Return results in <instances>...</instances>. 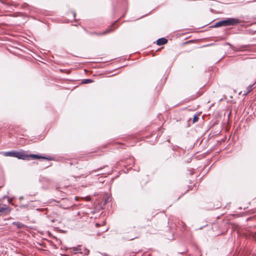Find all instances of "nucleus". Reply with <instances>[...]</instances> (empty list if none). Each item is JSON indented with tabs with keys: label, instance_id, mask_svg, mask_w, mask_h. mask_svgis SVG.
I'll list each match as a JSON object with an SVG mask.
<instances>
[{
	"label": "nucleus",
	"instance_id": "obj_13",
	"mask_svg": "<svg viewBox=\"0 0 256 256\" xmlns=\"http://www.w3.org/2000/svg\"><path fill=\"white\" fill-rule=\"evenodd\" d=\"M77 250H78V248H74V251L76 252V251H77Z\"/></svg>",
	"mask_w": 256,
	"mask_h": 256
},
{
	"label": "nucleus",
	"instance_id": "obj_11",
	"mask_svg": "<svg viewBox=\"0 0 256 256\" xmlns=\"http://www.w3.org/2000/svg\"><path fill=\"white\" fill-rule=\"evenodd\" d=\"M198 118L197 116H194L193 118V122H195L198 120Z\"/></svg>",
	"mask_w": 256,
	"mask_h": 256
},
{
	"label": "nucleus",
	"instance_id": "obj_5",
	"mask_svg": "<svg viewBox=\"0 0 256 256\" xmlns=\"http://www.w3.org/2000/svg\"><path fill=\"white\" fill-rule=\"evenodd\" d=\"M167 42H168V40L166 38H160L157 40L156 44L158 46H162V45L166 44V43H167Z\"/></svg>",
	"mask_w": 256,
	"mask_h": 256
},
{
	"label": "nucleus",
	"instance_id": "obj_8",
	"mask_svg": "<svg viewBox=\"0 0 256 256\" xmlns=\"http://www.w3.org/2000/svg\"><path fill=\"white\" fill-rule=\"evenodd\" d=\"M117 27V25L116 23L110 26V28L108 30H106L104 32H111L115 30L116 28Z\"/></svg>",
	"mask_w": 256,
	"mask_h": 256
},
{
	"label": "nucleus",
	"instance_id": "obj_9",
	"mask_svg": "<svg viewBox=\"0 0 256 256\" xmlns=\"http://www.w3.org/2000/svg\"><path fill=\"white\" fill-rule=\"evenodd\" d=\"M252 86H249L248 87V88H247L248 90L244 94V95H246L252 90Z\"/></svg>",
	"mask_w": 256,
	"mask_h": 256
},
{
	"label": "nucleus",
	"instance_id": "obj_4",
	"mask_svg": "<svg viewBox=\"0 0 256 256\" xmlns=\"http://www.w3.org/2000/svg\"><path fill=\"white\" fill-rule=\"evenodd\" d=\"M10 209L9 206H4L0 207V212L2 214H8L10 212Z\"/></svg>",
	"mask_w": 256,
	"mask_h": 256
},
{
	"label": "nucleus",
	"instance_id": "obj_14",
	"mask_svg": "<svg viewBox=\"0 0 256 256\" xmlns=\"http://www.w3.org/2000/svg\"><path fill=\"white\" fill-rule=\"evenodd\" d=\"M96 226L98 227L100 226V224H96Z\"/></svg>",
	"mask_w": 256,
	"mask_h": 256
},
{
	"label": "nucleus",
	"instance_id": "obj_2",
	"mask_svg": "<svg viewBox=\"0 0 256 256\" xmlns=\"http://www.w3.org/2000/svg\"><path fill=\"white\" fill-rule=\"evenodd\" d=\"M240 23V20L236 18H228L224 20V26H228L230 28H232V26H237Z\"/></svg>",
	"mask_w": 256,
	"mask_h": 256
},
{
	"label": "nucleus",
	"instance_id": "obj_10",
	"mask_svg": "<svg viewBox=\"0 0 256 256\" xmlns=\"http://www.w3.org/2000/svg\"><path fill=\"white\" fill-rule=\"evenodd\" d=\"M92 82V80L90 79H86V80H84L83 82L84 84H88V83Z\"/></svg>",
	"mask_w": 256,
	"mask_h": 256
},
{
	"label": "nucleus",
	"instance_id": "obj_16",
	"mask_svg": "<svg viewBox=\"0 0 256 256\" xmlns=\"http://www.w3.org/2000/svg\"><path fill=\"white\" fill-rule=\"evenodd\" d=\"M250 218H248L247 220H250Z\"/></svg>",
	"mask_w": 256,
	"mask_h": 256
},
{
	"label": "nucleus",
	"instance_id": "obj_15",
	"mask_svg": "<svg viewBox=\"0 0 256 256\" xmlns=\"http://www.w3.org/2000/svg\"><path fill=\"white\" fill-rule=\"evenodd\" d=\"M73 15H74V17L75 16V13L74 12H73Z\"/></svg>",
	"mask_w": 256,
	"mask_h": 256
},
{
	"label": "nucleus",
	"instance_id": "obj_18",
	"mask_svg": "<svg viewBox=\"0 0 256 256\" xmlns=\"http://www.w3.org/2000/svg\"><path fill=\"white\" fill-rule=\"evenodd\" d=\"M2 214L1 212H0V216L2 215Z\"/></svg>",
	"mask_w": 256,
	"mask_h": 256
},
{
	"label": "nucleus",
	"instance_id": "obj_12",
	"mask_svg": "<svg viewBox=\"0 0 256 256\" xmlns=\"http://www.w3.org/2000/svg\"><path fill=\"white\" fill-rule=\"evenodd\" d=\"M85 199H86V200L89 201V200H90V196H88V197L86 198Z\"/></svg>",
	"mask_w": 256,
	"mask_h": 256
},
{
	"label": "nucleus",
	"instance_id": "obj_3",
	"mask_svg": "<svg viewBox=\"0 0 256 256\" xmlns=\"http://www.w3.org/2000/svg\"><path fill=\"white\" fill-rule=\"evenodd\" d=\"M28 156V158H32V159H39V158H42V159H46L47 160H52V158L51 157H45L43 156H40L37 154H30Z\"/></svg>",
	"mask_w": 256,
	"mask_h": 256
},
{
	"label": "nucleus",
	"instance_id": "obj_1",
	"mask_svg": "<svg viewBox=\"0 0 256 256\" xmlns=\"http://www.w3.org/2000/svg\"><path fill=\"white\" fill-rule=\"evenodd\" d=\"M1 154H3V155L6 156H12L24 160H28V154L24 152L12 151L1 152Z\"/></svg>",
	"mask_w": 256,
	"mask_h": 256
},
{
	"label": "nucleus",
	"instance_id": "obj_6",
	"mask_svg": "<svg viewBox=\"0 0 256 256\" xmlns=\"http://www.w3.org/2000/svg\"><path fill=\"white\" fill-rule=\"evenodd\" d=\"M222 26L225 27L224 24V20L216 22L214 25L210 26L209 28L222 27Z\"/></svg>",
	"mask_w": 256,
	"mask_h": 256
},
{
	"label": "nucleus",
	"instance_id": "obj_17",
	"mask_svg": "<svg viewBox=\"0 0 256 256\" xmlns=\"http://www.w3.org/2000/svg\"><path fill=\"white\" fill-rule=\"evenodd\" d=\"M75 198H76V200H78L77 197H75Z\"/></svg>",
	"mask_w": 256,
	"mask_h": 256
},
{
	"label": "nucleus",
	"instance_id": "obj_7",
	"mask_svg": "<svg viewBox=\"0 0 256 256\" xmlns=\"http://www.w3.org/2000/svg\"><path fill=\"white\" fill-rule=\"evenodd\" d=\"M13 224L16 225L18 228L22 229L26 227L25 225L22 224L20 222H14L12 223Z\"/></svg>",
	"mask_w": 256,
	"mask_h": 256
}]
</instances>
